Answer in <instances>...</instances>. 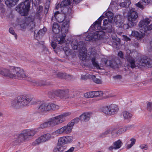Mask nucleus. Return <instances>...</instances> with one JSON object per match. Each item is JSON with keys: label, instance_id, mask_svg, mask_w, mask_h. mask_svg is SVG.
<instances>
[{"label": "nucleus", "instance_id": "31", "mask_svg": "<svg viewBox=\"0 0 152 152\" xmlns=\"http://www.w3.org/2000/svg\"><path fill=\"white\" fill-rule=\"evenodd\" d=\"M42 9L43 7L41 6H39L38 8V10L36 15L38 19H40V18L41 15L42 14Z\"/></svg>", "mask_w": 152, "mask_h": 152}, {"label": "nucleus", "instance_id": "21", "mask_svg": "<svg viewBox=\"0 0 152 152\" xmlns=\"http://www.w3.org/2000/svg\"><path fill=\"white\" fill-rule=\"evenodd\" d=\"M122 17L120 15H117L115 16L114 18V20L116 24V26L119 27H122L123 25V22L122 20ZM126 25L124 24V27Z\"/></svg>", "mask_w": 152, "mask_h": 152}, {"label": "nucleus", "instance_id": "29", "mask_svg": "<svg viewBox=\"0 0 152 152\" xmlns=\"http://www.w3.org/2000/svg\"><path fill=\"white\" fill-rule=\"evenodd\" d=\"M68 5L69 6V7L70 8L72 7L70 0H64L61 3L60 5V7H63Z\"/></svg>", "mask_w": 152, "mask_h": 152}, {"label": "nucleus", "instance_id": "22", "mask_svg": "<svg viewBox=\"0 0 152 152\" xmlns=\"http://www.w3.org/2000/svg\"><path fill=\"white\" fill-rule=\"evenodd\" d=\"M132 126H126L122 128H121L118 130H116L114 129L115 134L116 135H119L125 132L128 130Z\"/></svg>", "mask_w": 152, "mask_h": 152}, {"label": "nucleus", "instance_id": "9", "mask_svg": "<svg viewBox=\"0 0 152 152\" xmlns=\"http://www.w3.org/2000/svg\"><path fill=\"white\" fill-rule=\"evenodd\" d=\"M12 72L11 78L21 79L26 77L23 70L20 67L12 66Z\"/></svg>", "mask_w": 152, "mask_h": 152}, {"label": "nucleus", "instance_id": "23", "mask_svg": "<svg viewBox=\"0 0 152 152\" xmlns=\"http://www.w3.org/2000/svg\"><path fill=\"white\" fill-rule=\"evenodd\" d=\"M92 115V113L89 112H86L83 113L80 116L81 119L85 121H88L90 119Z\"/></svg>", "mask_w": 152, "mask_h": 152}, {"label": "nucleus", "instance_id": "56", "mask_svg": "<svg viewBox=\"0 0 152 152\" xmlns=\"http://www.w3.org/2000/svg\"><path fill=\"white\" fill-rule=\"evenodd\" d=\"M51 46L53 48V49H54L56 48V44L55 42H53L51 43Z\"/></svg>", "mask_w": 152, "mask_h": 152}, {"label": "nucleus", "instance_id": "12", "mask_svg": "<svg viewBox=\"0 0 152 152\" xmlns=\"http://www.w3.org/2000/svg\"><path fill=\"white\" fill-rule=\"evenodd\" d=\"M138 17V14L136 12L134 11V9L132 7L129 8V11L128 15V20L129 21L128 25L130 23L131 26H134L135 24L134 21H135Z\"/></svg>", "mask_w": 152, "mask_h": 152}, {"label": "nucleus", "instance_id": "40", "mask_svg": "<svg viewBox=\"0 0 152 152\" xmlns=\"http://www.w3.org/2000/svg\"><path fill=\"white\" fill-rule=\"evenodd\" d=\"M130 141H131V143L130 144H128L127 146V148L128 149L130 148L135 144L136 142V139L132 138L130 139Z\"/></svg>", "mask_w": 152, "mask_h": 152}, {"label": "nucleus", "instance_id": "10", "mask_svg": "<svg viewBox=\"0 0 152 152\" xmlns=\"http://www.w3.org/2000/svg\"><path fill=\"white\" fill-rule=\"evenodd\" d=\"M58 105L55 104L50 103H43L41 104L38 107V110L39 112L48 111L51 110H57L59 108Z\"/></svg>", "mask_w": 152, "mask_h": 152}, {"label": "nucleus", "instance_id": "3", "mask_svg": "<svg viewBox=\"0 0 152 152\" xmlns=\"http://www.w3.org/2000/svg\"><path fill=\"white\" fill-rule=\"evenodd\" d=\"M33 99L32 96L29 94L19 96L11 102V105L14 108L25 106L29 103Z\"/></svg>", "mask_w": 152, "mask_h": 152}, {"label": "nucleus", "instance_id": "13", "mask_svg": "<svg viewBox=\"0 0 152 152\" xmlns=\"http://www.w3.org/2000/svg\"><path fill=\"white\" fill-rule=\"evenodd\" d=\"M52 133L50 134L47 133L43 135L37 139L32 144L35 145L39 144L41 143L46 142L50 139L53 138L54 137L53 136Z\"/></svg>", "mask_w": 152, "mask_h": 152}, {"label": "nucleus", "instance_id": "41", "mask_svg": "<svg viewBox=\"0 0 152 152\" xmlns=\"http://www.w3.org/2000/svg\"><path fill=\"white\" fill-rule=\"evenodd\" d=\"M94 97L102 96L103 95V92L101 91H94Z\"/></svg>", "mask_w": 152, "mask_h": 152}, {"label": "nucleus", "instance_id": "61", "mask_svg": "<svg viewBox=\"0 0 152 152\" xmlns=\"http://www.w3.org/2000/svg\"><path fill=\"white\" fill-rule=\"evenodd\" d=\"M58 6L57 5L56 7V8L57 9H58Z\"/></svg>", "mask_w": 152, "mask_h": 152}, {"label": "nucleus", "instance_id": "38", "mask_svg": "<svg viewBox=\"0 0 152 152\" xmlns=\"http://www.w3.org/2000/svg\"><path fill=\"white\" fill-rule=\"evenodd\" d=\"M80 119L79 118H76L72 120L70 122H69V124L73 128L75 124L77 123L79 121Z\"/></svg>", "mask_w": 152, "mask_h": 152}, {"label": "nucleus", "instance_id": "8", "mask_svg": "<svg viewBox=\"0 0 152 152\" xmlns=\"http://www.w3.org/2000/svg\"><path fill=\"white\" fill-rule=\"evenodd\" d=\"M73 128L68 123L67 125L57 129L52 132V134L56 136L69 134L72 132Z\"/></svg>", "mask_w": 152, "mask_h": 152}, {"label": "nucleus", "instance_id": "47", "mask_svg": "<svg viewBox=\"0 0 152 152\" xmlns=\"http://www.w3.org/2000/svg\"><path fill=\"white\" fill-rule=\"evenodd\" d=\"M88 77H91V75L86 74L81 76V79L83 80H86Z\"/></svg>", "mask_w": 152, "mask_h": 152}, {"label": "nucleus", "instance_id": "64", "mask_svg": "<svg viewBox=\"0 0 152 152\" xmlns=\"http://www.w3.org/2000/svg\"><path fill=\"white\" fill-rule=\"evenodd\" d=\"M96 152H101V151H98Z\"/></svg>", "mask_w": 152, "mask_h": 152}, {"label": "nucleus", "instance_id": "4", "mask_svg": "<svg viewBox=\"0 0 152 152\" xmlns=\"http://www.w3.org/2000/svg\"><path fill=\"white\" fill-rule=\"evenodd\" d=\"M35 133L33 130H25L18 134L14 140L16 144L23 142L26 140L28 139L30 137L33 136Z\"/></svg>", "mask_w": 152, "mask_h": 152}, {"label": "nucleus", "instance_id": "51", "mask_svg": "<svg viewBox=\"0 0 152 152\" xmlns=\"http://www.w3.org/2000/svg\"><path fill=\"white\" fill-rule=\"evenodd\" d=\"M108 22L111 23V22H110L109 21V20H108L107 19H105L103 21V25L104 26H105L107 24H108Z\"/></svg>", "mask_w": 152, "mask_h": 152}, {"label": "nucleus", "instance_id": "27", "mask_svg": "<svg viewBox=\"0 0 152 152\" xmlns=\"http://www.w3.org/2000/svg\"><path fill=\"white\" fill-rule=\"evenodd\" d=\"M61 29V27L57 23H54L53 26L52 30L55 34L59 33Z\"/></svg>", "mask_w": 152, "mask_h": 152}, {"label": "nucleus", "instance_id": "11", "mask_svg": "<svg viewBox=\"0 0 152 152\" xmlns=\"http://www.w3.org/2000/svg\"><path fill=\"white\" fill-rule=\"evenodd\" d=\"M119 110L118 106L115 104H111L104 107L103 111L106 114L111 115L116 113Z\"/></svg>", "mask_w": 152, "mask_h": 152}, {"label": "nucleus", "instance_id": "30", "mask_svg": "<svg viewBox=\"0 0 152 152\" xmlns=\"http://www.w3.org/2000/svg\"><path fill=\"white\" fill-rule=\"evenodd\" d=\"M105 15L106 18L109 20V21L112 22L113 17V13L110 11H108L105 14Z\"/></svg>", "mask_w": 152, "mask_h": 152}, {"label": "nucleus", "instance_id": "62", "mask_svg": "<svg viewBox=\"0 0 152 152\" xmlns=\"http://www.w3.org/2000/svg\"><path fill=\"white\" fill-rule=\"evenodd\" d=\"M128 52H130V51L129 50H127V52L128 53Z\"/></svg>", "mask_w": 152, "mask_h": 152}, {"label": "nucleus", "instance_id": "33", "mask_svg": "<svg viewBox=\"0 0 152 152\" xmlns=\"http://www.w3.org/2000/svg\"><path fill=\"white\" fill-rule=\"evenodd\" d=\"M65 138L64 136H63L61 137L58 139V145H64L66 144L65 141Z\"/></svg>", "mask_w": 152, "mask_h": 152}, {"label": "nucleus", "instance_id": "32", "mask_svg": "<svg viewBox=\"0 0 152 152\" xmlns=\"http://www.w3.org/2000/svg\"><path fill=\"white\" fill-rule=\"evenodd\" d=\"M130 2L129 0L122 1L120 4V5L121 7H129L130 4Z\"/></svg>", "mask_w": 152, "mask_h": 152}, {"label": "nucleus", "instance_id": "48", "mask_svg": "<svg viewBox=\"0 0 152 152\" xmlns=\"http://www.w3.org/2000/svg\"><path fill=\"white\" fill-rule=\"evenodd\" d=\"M58 146L60 152H64L65 151L66 149V146L58 145Z\"/></svg>", "mask_w": 152, "mask_h": 152}, {"label": "nucleus", "instance_id": "57", "mask_svg": "<svg viewBox=\"0 0 152 152\" xmlns=\"http://www.w3.org/2000/svg\"><path fill=\"white\" fill-rule=\"evenodd\" d=\"M33 82L34 83H35L36 85H45V83H43H43H42V84L38 83L37 81H35V80L33 81Z\"/></svg>", "mask_w": 152, "mask_h": 152}, {"label": "nucleus", "instance_id": "60", "mask_svg": "<svg viewBox=\"0 0 152 152\" xmlns=\"http://www.w3.org/2000/svg\"><path fill=\"white\" fill-rule=\"evenodd\" d=\"M2 115H3L1 113H0V117L2 116Z\"/></svg>", "mask_w": 152, "mask_h": 152}, {"label": "nucleus", "instance_id": "42", "mask_svg": "<svg viewBox=\"0 0 152 152\" xmlns=\"http://www.w3.org/2000/svg\"><path fill=\"white\" fill-rule=\"evenodd\" d=\"M57 77L61 78H65L66 76V74L62 72H59L56 74Z\"/></svg>", "mask_w": 152, "mask_h": 152}, {"label": "nucleus", "instance_id": "15", "mask_svg": "<svg viewBox=\"0 0 152 152\" xmlns=\"http://www.w3.org/2000/svg\"><path fill=\"white\" fill-rule=\"evenodd\" d=\"M105 35V33L103 31H97L93 34H88L85 37L86 41H89L93 39H99L103 37Z\"/></svg>", "mask_w": 152, "mask_h": 152}, {"label": "nucleus", "instance_id": "43", "mask_svg": "<svg viewBox=\"0 0 152 152\" xmlns=\"http://www.w3.org/2000/svg\"><path fill=\"white\" fill-rule=\"evenodd\" d=\"M135 5L137 7L142 10H143L145 6V4L144 5L141 2H139L137 3Z\"/></svg>", "mask_w": 152, "mask_h": 152}, {"label": "nucleus", "instance_id": "5", "mask_svg": "<svg viewBox=\"0 0 152 152\" xmlns=\"http://www.w3.org/2000/svg\"><path fill=\"white\" fill-rule=\"evenodd\" d=\"M33 3V0H30ZM36 4L39 3L40 0H35ZM34 4H36L34 3ZM30 6V1L29 0H26L19 4L16 8V10L22 16H26L28 14Z\"/></svg>", "mask_w": 152, "mask_h": 152}, {"label": "nucleus", "instance_id": "59", "mask_svg": "<svg viewBox=\"0 0 152 152\" xmlns=\"http://www.w3.org/2000/svg\"><path fill=\"white\" fill-rule=\"evenodd\" d=\"M150 46L152 48V40L151 42H150Z\"/></svg>", "mask_w": 152, "mask_h": 152}, {"label": "nucleus", "instance_id": "39", "mask_svg": "<svg viewBox=\"0 0 152 152\" xmlns=\"http://www.w3.org/2000/svg\"><path fill=\"white\" fill-rule=\"evenodd\" d=\"M66 144L71 143L73 140V138L71 136H64Z\"/></svg>", "mask_w": 152, "mask_h": 152}, {"label": "nucleus", "instance_id": "16", "mask_svg": "<svg viewBox=\"0 0 152 152\" xmlns=\"http://www.w3.org/2000/svg\"><path fill=\"white\" fill-rule=\"evenodd\" d=\"M66 33L62 34L57 38L56 40L58 43L61 44V49H63L65 52L67 51L68 50L67 44L65 41V37H66Z\"/></svg>", "mask_w": 152, "mask_h": 152}, {"label": "nucleus", "instance_id": "34", "mask_svg": "<svg viewBox=\"0 0 152 152\" xmlns=\"http://www.w3.org/2000/svg\"><path fill=\"white\" fill-rule=\"evenodd\" d=\"M91 61L93 66L95 67L97 69H101L99 64L96 61L95 58L93 57L91 58Z\"/></svg>", "mask_w": 152, "mask_h": 152}, {"label": "nucleus", "instance_id": "45", "mask_svg": "<svg viewBox=\"0 0 152 152\" xmlns=\"http://www.w3.org/2000/svg\"><path fill=\"white\" fill-rule=\"evenodd\" d=\"M9 32L11 34L14 35L16 39H17V35L15 33L14 31L12 28H10L9 29Z\"/></svg>", "mask_w": 152, "mask_h": 152}, {"label": "nucleus", "instance_id": "7", "mask_svg": "<svg viewBox=\"0 0 152 152\" xmlns=\"http://www.w3.org/2000/svg\"><path fill=\"white\" fill-rule=\"evenodd\" d=\"M83 43L82 42H80L78 44L77 43L76 40L75 42L72 41L71 45L74 50H77V48H79L80 58L82 61H85L87 59V50L86 48L83 46Z\"/></svg>", "mask_w": 152, "mask_h": 152}, {"label": "nucleus", "instance_id": "17", "mask_svg": "<svg viewBox=\"0 0 152 152\" xmlns=\"http://www.w3.org/2000/svg\"><path fill=\"white\" fill-rule=\"evenodd\" d=\"M68 90H58L55 92V94L62 99H66L69 97Z\"/></svg>", "mask_w": 152, "mask_h": 152}, {"label": "nucleus", "instance_id": "20", "mask_svg": "<svg viewBox=\"0 0 152 152\" xmlns=\"http://www.w3.org/2000/svg\"><path fill=\"white\" fill-rule=\"evenodd\" d=\"M122 145V142L120 140H118L115 141L113 143V145L111 146L108 148L110 151L113 150H116L121 148Z\"/></svg>", "mask_w": 152, "mask_h": 152}, {"label": "nucleus", "instance_id": "19", "mask_svg": "<svg viewBox=\"0 0 152 152\" xmlns=\"http://www.w3.org/2000/svg\"><path fill=\"white\" fill-rule=\"evenodd\" d=\"M120 61L118 59L115 60L114 59L112 60L111 61H107L105 62V64H109V65L111 67L114 68H118L119 67L120 65Z\"/></svg>", "mask_w": 152, "mask_h": 152}, {"label": "nucleus", "instance_id": "46", "mask_svg": "<svg viewBox=\"0 0 152 152\" xmlns=\"http://www.w3.org/2000/svg\"><path fill=\"white\" fill-rule=\"evenodd\" d=\"M147 109L149 111H152V102H149L147 103Z\"/></svg>", "mask_w": 152, "mask_h": 152}, {"label": "nucleus", "instance_id": "26", "mask_svg": "<svg viewBox=\"0 0 152 152\" xmlns=\"http://www.w3.org/2000/svg\"><path fill=\"white\" fill-rule=\"evenodd\" d=\"M111 133L113 134H115L114 129L110 128L107 129L105 132L102 133L101 135L102 137H104L109 134Z\"/></svg>", "mask_w": 152, "mask_h": 152}, {"label": "nucleus", "instance_id": "52", "mask_svg": "<svg viewBox=\"0 0 152 152\" xmlns=\"http://www.w3.org/2000/svg\"><path fill=\"white\" fill-rule=\"evenodd\" d=\"M75 148L73 147H71L69 149L64 152H72L74 150Z\"/></svg>", "mask_w": 152, "mask_h": 152}, {"label": "nucleus", "instance_id": "58", "mask_svg": "<svg viewBox=\"0 0 152 152\" xmlns=\"http://www.w3.org/2000/svg\"><path fill=\"white\" fill-rule=\"evenodd\" d=\"M82 0H73V1L75 4H78Z\"/></svg>", "mask_w": 152, "mask_h": 152}, {"label": "nucleus", "instance_id": "35", "mask_svg": "<svg viewBox=\"0 0 152 152\" xmlns=\"http://www.w3.org/2000/svg\"><path fill=\"white\" fill-rule=\"evenodd\" d=\"M84 96L86 98H91L94 97V91L89 92L85 93Z\"/></svg>", "mask_w": 152, "mask_h": 152}, {"label": "nucleus", "instance_id": "54", "mask_svg": "<svg viewBox=\"0 0 152 152\" xmlns=\"http://www.w3.org/2000/svg\"><path fill=\"white\" fill-rule=\"evenodd\" d=\"M53 152H60L58 145L54 149Z\"/></svg>", "mask_w": 152, "mask_h": 152}, {"label": "nucleus", "instance_id": "44", "mask_svg": "<svg viewBox=\"0 0 152 152\" xmlns=\"http://www.w3.org/2000/svg\"><path fill=\"white\" fill-rule=\"evenodd\" d=\"M139 147L142 150H146L148 148L147 144H143L140 145Z\"/></svg>", "mask_w": 152, "mask_h": 152}, {"label": "nucleus", "instance_id": "24", "mask_svg": "<svg viewBox=\"0 0 152 152\" xmlns=\"http://www.w3.org/2000/svg\"><path fill=\"white\" fill-rule=\"evenodd\" d=\"M19 0H7L5 3L7 6L9 7L15 5Z\"/></svg>", "mask_w": 152, "mask_h": 152}, {"label": "nucleus", "instance_id": "18", "mask_svg": "<svg viewBox=\"0 0 152 152\" xmlns=\"http://www.w3.org/2000/svg\"><path fill=\"white\" fill-rule=\"evenodd\" d=\"M12 72V67L10 68V70L3 68H0V74L4 76L11 78Z\"/></svg>", "mask_w": 152, "mask_h": 152}, {"label": "nucleus", "instance_id": "2", "mask_svg": "<svg viewBox=\"0 0 152 152\" xmlns=\"http://www.w3.org/2000/svg\"><path fill=\"white\" fill-rule=\"evenodd\" d=\"M126 59L129 63V66L132 68H134L136 67H139L140 66H146L148 67H152V60L148 58L139 59L135 61L131 53L127 55Z\"/></svg>", "mask_w": 152, "mask_h": 152}, {"label": "nucleus", "instance_id": "6", "mask_svg": "<svg viewBox=\"0 0 152 152\" xmlns=\"http://www.w3.org/2000/svg\"><path fill=\"white\" fill-rule=\"evenodd\" d=\"M64 15L59 13L58 11L56 12L54 15V17L58 22H63L61 31L62 34L66 33L68 32L69 26V21L68 20H66L65 18H64Z\"/></svg>", "mask_w": 152, "mask_h": 152}, {"label": "nucleus", "instance_id": "55", "mask_svg": "<svg viewBox=\"0 0 152 152\" xmlns=\"http://www.w3.org/2000/svg\"><path fill=\"white\" fill-rule=\"evenodd\" d=\"M113 78L115 79H120L121 78V76L120 75H118L113 77Z\"/></svg>", "mask_w": 152, "mask_h": 152}, {"label": "nucleus", "instance_id": "25", "mask_svg": "<svg viewBox=\"0 0 152 152\" xmlns=\"http://www.w3.org/2000/svg\"><path fill=\"white\" fill-rule=\"evenodd\" d=\"M123 116L124 119L125 120H129L132 118V115L129 112L127 111H124L123 112Z\"/></svg>", "mask_w": 152, "mask_h": 152}, {"label": "nucleus", "instance_id": "28", "mask_svg": "<svg viewBox=\"0 0 152 152\" xmlns=\"http://www.w3.org/2000/svg\"><path fill=\"white\" fill-rule=\"evenodd\" d=\"M104 17L103 15L100 18H99L98 19V20L96 21L95 22L94 25V27L95 28V27L96 26V25H97L96 26L98 29L101 28V26H100L101 22L102 19H103Z\"/></svg>", "mask_w": 152, "mask_h": 152}, {"label": "nucleus", "instance_id": "1", "mask_svg": "<svg viewBox=\"0 0 152 152\" xmlns=\"http://www.w3.org/2000/svg\"><path fill=\"white\" fill-rule=\"evenodd\" d=\"M71 114L70 112H65L53 117L48 121L41 124L39 128L44 129L50 127H53L60 124L66 121L65 118L70 115Z\"/></svg>", "mask_w": 152, "mask_h": 152}, {"label": "nucleus", "instance_id": "37", "mask_svg": "<svg viewBox=\"0 0 152 152\" xmlns=\"http://www.w3.org/2000/svg\"><path fill=\"white\" fill-rule=\"evenodd\" d=\"M91 78L93 79L94 81L97 84L102 83V81L100 79L96 78L95 76L92 75H91Z\"/></svg>", "mask_w": 152, "mask_h": 152}, {"label": "nucleus", "instance_id": "50", "mask_svg": "<svg viewBox=\"0 0 152 152\" xmlns=\"http://www.w3.org/2000/svg\"><path fill=\"white\" fill-rule=\"evenodd\" d=\"M123 39L126 42L130 40V38L126 35L123 36Z\"/></svg>", "mask_w": 152, "mask_h": 152}, {"label": "nucleus", "instance_id": "36", "mask_svg": "<svg viewBox=\"0 0 152 152\" xmlns=\"http://www.w3.org/2000/svg\"><path fill=\"white\" fill-rule=\"evenodd\" d=\"M47 29L45 28H44L43 29H41L39 31H37L35 30L34 31V34L35 36L36 35V31L37 32L38 35L40 34L42 35L44 34L45 32L46 31Z\"/></svg>", "mask_w": 152, "mask_h": 152}, {"label": "nucleus", "instance_id": "53", "mask_svg": "<svg viewBox=\"0 0 152 152\" xmlns=\"http://www.w3.org/2000/svg\"><path fill=\"white\" fill-rule=\"evenodd\" d=\"M118 56L121 58H123V54L122 52L121 51H119L118 53Z\"/></svg>", "mask_w": 152, "mask_h": 152}, {"label": "nucleus", "instance_id": "14", "mask_svg": "<svg viewBox=\"0 0 152 152\" xmlns=\"http://www.w3.org/2000/svg\"><path fill=\"white\" fill-rule=\"evenodd\" d=\"M35 17L34 16H30L26 18L25 23L21 24L20 26L21 27L24 28L27 25L29 29L31 30H32L35 27V24L34 22Z\"/></svg>", "mask_w": 152, "mask_h": 152}, {"label": "nucleus", "instance_id": "63", "mask_svg": "<svg viewBox=\"0 0 152 152\" xmlns=\"http://www.w3.org/2000/svg\"><path fill=\"white\" fill-rule=\"evenodd\" d=\"M3 0H0V3H1V2H2V1H3Z\"/></svg>", "mask_w": 152, "mask_h": 152}, {"label": "nucleus", "instance_id": "49", "mask_svg": "<svg viewBox=\"0 0 152 152\" xmlns=\"http://www.w3.org/2000/svg\"><path fill=\"white\" fill-rule=\"evenodd\" d=\"M142 1L145 3V5H148L151 2V0H142Z\"/></svg>", "mask_w": 152, "mask_h": 152}]
</instances>
